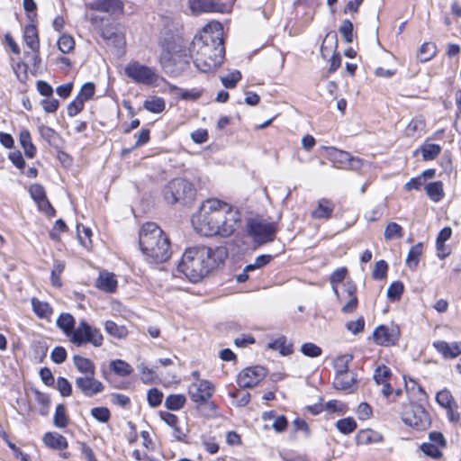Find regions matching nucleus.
Here are the masks:
<instances>
[{"label": "nucleus", "instance_id": "79ce46f5", "mask_svg": "<svg viewBox=\"0 0 461 461\" xmlns=\"http://www.w3.org/2000/svg\"><path fill=\"white\" fill-rule=\"evenodd\" d=\"M58 48L62 53H69L75 48V41L68 34H62L58 40Z\"/></svg>", "mask_w": 461, "mask_h": 461}, {"label": "nucleus", "instance_id": "e2e57ef3", "mask_svg": "<svg viewBox=\"0 0 461 461\" xmlns=\"http://www.w3.org/2000/svg\"><path fill=\"white\" fill-rule=\"evenodd\" d=\"M32 198L37 203L46 197L45 190L42 185L33 184L29 189Z\"/></svg>", "mask_w": 461, "mask_h": 461}, {"label": "nucleus", "instance_id": "f3484780", "mask_svg": "<svg viewBox=\"0 0 461 461\" xmlns=\"http://www.w3.org/2000/svg\"><path fill=\"white\" fill-rule=\"evenodd\" d=\"M433 347L445 358H455L461 354V341L449 344L445 340H438L433 343Z\"/></svg>", "mask_w": 461, "mask_h": 461}, {"label": "nucleus", "instance_id": "a211bd4d", "mask_svg": "<svg viewBox=\"0 0 461 461\" xmlns=\"http://www.w3.org/2000/svg\"><path fill=\"white\" fill-rule=\"evenodd\" d=\"M96 287L106 293H113L117 287V279L114 274L106 271L100 272L96 279Z\"/></svg>", "mask_w": 461, "mask_h": 461}, {"label": "nucleus", "instance_id": "6e6d98bb", "mask_svg": "<svg viewBox=\"0 0 461 461\" xmlns=\"http://www.w3.org/2000/svg\"><path fill=\"white\" fill-rule=\"evenodd\" d=\"M351 355H344L336 358L335 360V367L337 370V374L348 372V363L352 360Z\"/></svg>", "mask_w": 461, "mask_h": 461}, {"label": "nucleus", "instance_id": "bf43d9fd", "mask_svg": "<svg viewBox=\"0 0 461 461\" xmlns=\"http://www.w3.org/2000/svg\"><path fill=\"white\" fill-rule=\"evenodd\" d=\"M85 103L82 102L79 98L76 97L72 102H70L67 107L68 115L70 117L76 116L84 108Z\"/></svg>", "mask_w": 461, "mask_h": 461}, {"label": "nucleus", "instance_id": "b1692460", "mask_svg": "<svg viewBox=\"0 0 461 461\" xmlns=\"http://www.w3.org/2000/svg\"><path fill=\"white\" fill-rule=\"evenodd\" d=\"M19 142L26 157L32 158L36 154V147L32 141L31 133L28 130H22L19 134Z\"/></svg>", "mask_w": 461, "mask_h": 461}, {"label": "nucleus", "instance_id": "e433bc0d", "mask_svg": "<svg viewBox=\"0 0 461 461\" xmlns=\"http://www.w3.org/2000/svg\"><path fill=\"white\" fill-rule=\"evenodd\" d=\"M186 398L183 394H170L166 398L165 406L171 411H178L184 407Z\"/></svg>", "mask_w": 461, "mask_h": 461}, {"label": "nucleus", "instance_id": "a878e982", "mask_svg": "<svg viewBox=\"0 0 461 461\" xmlns=\"http://www.w3.org/2000/svg\"><path fill=\"white\" fill-rule=\"evenodd\" d=\"M23 37L26 45L32 50V52H38L40 43L36 27L32 24L26 25L24 28Z\"/></svg>", "mask_w": 461, "mask_h": 461}, {"label": "nucleus", "instance_id": "4d7b16f0", "mask_svg": "<svg viewBox=\"0 0 461 461\" xmlns=\"http://www.w3.org/2000/svg\"><path fill=\"white\" fill-rule=\"evenodd\" d=\"M91 415L101 422H107L110 419V411L105 407H95L91 410Z\"/></svg>", "mask_w": 461, "mask_h": 461}, {"label": "nucleus", "instance_id": "c03bdc74", "mask_svg": "<svg viewBox=\"0 0 461 461\" xmlns=\"http://www.w3.org/2000/svg\"><path fill=\"white\" fill-rule=\"evenodd\" d=\"M301 352L309 357H317L321 355L322 349L314 343L306 342L301 346Z\"/></svg>", "mask_w": 461, "mask_h": 461}, {"label": "nucleus", "instance_id": "2eb2a0df", "mask_svg": "<svg viewBox=\"0 0 461 461\" xmlns=\"http://www.w3.org/2000/svg\"><path fill=\"white\" fill-rule=\"evenodd\" d=\"M356 293L357 287L354 283L348 281L343 285L342 292L339 293V294H345V298L343 300H339L340 302L345 303L341 308L342 312L351 313L357 309L358 300Z\"/></svg>", "mask_w": 461, "mask_h": 461}, {"label": "nucleus", "instance_id": "c756f323", "mask_svg": "<svg viewBox=\"0 0 461 461\" xmlns=\"http://www.w3.org/2000/svg\"><path fill=\"white\" fill-rule=\"evenodd\" d=\"M347 272L348 271L346 267H341L335 270L330 277V282L332 285V290L339 300H343L345 298V294H339L337 285L341 283L345 279Z\"/></svg>", "mask_w": 461, "mask_h": 461}, {"label": "nucleus", "instance_id": "f704fd0d", "mask_svg": "<svg viewBox=\"0 0 461 461\" xmlns=\"http://www.w3.org/2000/svg\"><path fill=\"white\" fill-rule=\"evenodd\" d=\"M420 151L424 160H433L441 152V147L435 143H425L420 147Z\"/></svg>", "mask_w": 461, "mask_h": 461}, {"label": "nucleus", "instance_id": "a19ab883", "mask_svg": "<svg viewBox=\"0 0 461 461\" xmlns=\"http://www.w3.org/2000/svg\"><path fill=\"white\" fill-rule=\"evenodd\" d=\"M53 423L57 428H65L68 423V418L66 414V408L63 404H59L56 407Z\"/></svg>", "mask_w": 461, "mask_h": 461}, {"label": "nucleus", "instance_id": "09e8293b", "mask_svg": "<svg viewBox=\"0 0 461 461\" xmlns=\"http://www.w3.org/2000/svg\"><path fill=\"white\" fill-rule=\"evenodd\" d=\"M425 127V122L422 119L415 118L412 119L406 127V132L409 136H415L417 132L423 131Z\"/></svg>", "mask_w": 461, "mask_h": 461}, {"label": "nucleus", "instance_id": "9d476101", "mask_svg": "<svg viewBox=\"0 0 461 461\" xmlns=\"http://www.w3.org/2000/svg\"><path fill=\"white\" fill-rule=\"evenodd\" d=\"M266 375L267 370L263 366L247 367L239 374L237 383L242 388H251L262 381Z\"/></svg>", "mask_w": 461, "mask_h": 461}, {"label": "nucleus", "instance_id": "603ef678", "mask_svg": "<svg viewBox=\"0 0 461 461\" xmlns=\"http://www.w3.org/2000/svg\"><path fill=\"white\" fill-rule=\"evenodd\" d=\"M436 53V48L431 43H424L421 45L419 57L421 61L429 60Z\"/></svg>", "mask_w": 461, "mask_h": 461}, {"label": "nucleus", "instance_id": "cd10ccee", "mask_svg": "<svg viewBox=\"0 0 461 461\" xmlns=\"http://www.w3.org/2000/svg\"><path fill=\"white\" fill-rule=\"evenodd\" d=\"M427 195L433 202H439L444 197L443 184L441 181L429 183L425 186Z\"/></svg>", "mask_w": 461, "mask_h": 461}, {"label": "nucleus", "instance_id": "864d4df0", "mask_svg": "<svg viewBox=\"0 0 461 461\" xmlns=\"http://www.w3.org/2000/svg\"><path fill=\"white\" fill-rule=\"evenodd\" d=\"M163 393L157 388L149 389L147 394V400L151 407H158L162 402Z\"/></svg>", "mask_w": 461, "mask_h": 461}, {"label": "nucleus", "instance_id": "ea45409f", "mask_svg": "<svg viewBox=\"0 0 461 461\" xmlns=\"http://www.w3.org/2000/svg\"><path fill=\"white\" fill-rule=\"evenodd\" d=\"M336 428L342 434H350L357 429V422L353 418H344L336 421Z\"/></svg>", "mask_w": 461, "mask_h": 461}, {"label": "nucleus", "instance_id": "f257e3e1", "mask_svg": "<svg viewBox=\"0 0 461 461\" xmlns=\"http://www.w3.org/2000/svg\"><path fill=\"white\" fill-rule=\"evenodd\" d=\"M240 221L238 210L217 199L205 201L192 218L194 230L203 236L228 237L235 231Z\"/></svg>", "mask_w": 461, "mask_h": 461}, {"label": "nucleus", "instance_id": "4be33fe9", "mask_svg": "<svg viewBox=\"0 0 461 461\" xmlns=\"http://www.w3.org/2000/svg\"><path fill=\"white\" fill-rule=\"evenodd\" d=\"M267 348L272 350H278L283 356H289L294 352L293 344L284 335L269 342Z\"/></svg>", "mask_w": 461, "mask_h": 461}, {"label": "nucleus", "instance_id": "3c124183", "mask_svg": "<svg viewBox=\"0 0 461 461\" xmlns=\"http://www.w3.org/2000/svg\"><path fill=\"white\" fill-rule=\"evenodd\" d=\"M339 32L347 43L353 41V24L349 20H344L339 26Z\"/></svg>", "mask_w": 461, "mask_h": 461}, {"label": "nucleus", "instance_id": "0e129e2a", "mask_svg": "<svg viewBox=\"0 0 461 461\" xmlns=\"http://www.w3.org/2000/svg\"><path fill=\"white\" fill-rule=\"evenodd\" d=\"M41 104L46 113H55L59 106V102L58 99L47 97L41 101Z\"/></svg>", "mask_w": 461, "mask_h": 461}, {"label": "nucleus", "instance_id": "6ab92c4d", "mask_svg": "<svg viewBox=\"0 0 461 461\" xmlns=\"http://www.w3.org/2000/svg\"><path fill=\"white\" fill-rule=\"evenodd\" d=\"M334 203L326 198H322L318 201L317 207L312 212V217L313 219H329L334 211Z\"/></svg>", "mask_w": 461, "mask_h": 461}, {"label": "nucleus", "instance_id": "5fc2aeb1", "mask_svg": "<svg viewBox=\"0 0 461 461\" xmlns=\"http://www.w3.org/2000/svg\"><path fill=\"white\" fill-rule=\"evenodd\" d=\"M388 265L384 260H379L375 263L372 276L374 279H383L386 276Z\"/></svg>", "mask_w": 461, "mask_h": 461}, {"label": "nucleus", "instance_id": "f03ea898", "mask_svg": "<svg viewBox=\"0 0 461 461\" xmlns=\"http://www.w3.org/2000/svg\"><path fill=\"white\" fill-rule=\"evenodd\" d=\"M189 50L199 70L207 73L220 67L225 56L221 24L218 22L206 24L194 38Z\"/></svg>", "mask_w": 461, "mask_h": 461}, {"label": "nucleus", "instance_id": "338daca9", "mask_svg": "<svg viewBox=\"0 0 461 461\" xmlns=\"http://www.w3.org/2000/svg\"><path fill=\"white\" fill-rule=\"evenodd\" d=\"M67 358V351L63 347H55L51 352V359L56 364H62Z\"/></svg>", "mask_w": 461, "mask_h": 461}, {"label": "nucleus", "instance_id": "412c9836", "mask_svg": "<svg viewBox=\"0 0 461 461\" xmlns=\"http://www.w3.org/2000/svg\"><path fill=\"white\" fill-rule=\"evenodd\" d=\"M43 441L46 446L54 449L63 450L68 447L67 438L57 432H47Z\"/></svg>", "mask_w": 461, "mask_h": 461}, {"label": "nucleus", "instance_id": "aec40b11", "mask_svg": "<svg viewBox=\"0 0 461 461\" xmlns=\"http://www.w3.org/2000/svg\"><path fill=\"white\" fill-rule=\"evenodd\" d=\"M328 150L329 158L333 166L337 168H345L348 159H350V154L333 147L328 148Z\"/></svg>", "mask_w": 461, "mask_h": 461}, {"label": "nucleus", "instance_id": "6e6552de", "mask_svg": "<svg viewBox=\"0 0 461 461\" xmlns=\"http://www.w3.org/2000/svg\"><path fill=\"white\" fill-rule=\"evenodd\" d=\"M402 422L416 429H424L429 425V415L425 409L413 402L405 405L401 411Z\"/></svg>", "mask_w": 461, "mask_h": 461}, {"label": "nucleus", "instance_id": "7ed1b4c3", "mask_svg": "<svg viewBox=\"0 0 461 461\" xmlns=\"http://www.w3.org/2000/svg\"><path fill=\"white\" fill-rule=\"evenodd\" d=\"M226 258L227 250L223 247L215 249L206 246L193 247L185 249L177 269L186 278L195 283L223 263Z\"/></svg>", "mask_w": 461, "mask_h": 461}, {"label": "nucleus", "instance_id": "37998d69", "mask_svg": "<svg viewBox=\"0 0 461 461\" xmlns=\"http://www.w3.org/2000/svg\"><path fill=\"white\" fill-rule=\"evenodd\" d=\"M403 284L400 281L392 283L387 289V297L391 301H398L403 293Z\"/></svg>", "mask_w": 461, "mask_h": 461}, {"label": "nucleus", "instance_id": "49530a36", "mask_svg": "<svg viewBox=\"0 0 461 461\" xmlns=\"http://www.w3.org/2000/svg\"><path fill=\"white\" fill-rule=\"evenodd\" d=\"M95 90V87L93 83H91V82L85 83L82 86L77 97L85 103V102L90 100L94 96Z\"/></svg>", "mask_w": 461, "mask_h": 461}, {"label": "nucleus", "instance_id": "423d86ee", "mask_svg": "<svg viewBox=\"0 0 461 461\" xmlns=\"http://www.w3.org/2000/svg\"><path fill=\"white\" fill-rule=\"evenodd\" d=\"M69 340L77 347L89 343L98 348L103 345L104 337L97 328L92 327L82 320L72 332Z\"/></svg>", "mask_w": 461, "mask_h": 461}, {"label": "nucleus", "instance_id": "393cba45", "mask_svg": "<svg viewBox=\"0 0 461 461\" xmlns=\"http://www.w3.org/2000/svg\"><path fill=\"white\" fill-rule=\"evenodd\" d=\"M73 362L76 368L82 373L84 375H95V366L92 360L89 358L81 357L79 355H75L73 357Z\"/></svg>", "mask_w": 461, "mask_h": 461}, {"label": "nucleus", "instance_id": "69168bd1", "mask_svg": "<svg viewBox=\"0 0 461 461\" xmlns=\"http://www.w3.org/2000/svg\"><path fill=\"white\" fill-rule=\"evenodd\" d=\"M429 443H434V445H437L439 448H444L447 446L446 438L441 432H438V431L429 432Z\"/></svg>", "mask_w": 461, "mask_h": 461}, {"label": "nucleus", "instance_id": "1a4fd4ad", "mask_svg": "<svg viewBox=\"0 0 461 461\" xmlns=\"http://www.w3.org/2000/svg\"><path fill=\"white\" fill-rule=\"evenodd\" d=\"M276 232V226L274 222L253 221L249 226V235L259 244L274 240Z\"/></svg>", "mask_w": 461, "mask_h": 461}, {"label": "nucleus", "instance_id": "0eeeda50", "mask_svg": "<svg viewBox=\"0 0 461 461\" xmlns=\"http://www.w3.org/2000/svg\"><path fill=\"white\" fill-rule=\"evenodd\" d=\"M124 74L134 83L146 86L155 85L158 78L155 68L136 60L130 61L125 66Z\"/></svg>", "mask_w": 461, "mask_h": 461}, {"label": "nucleus", "instance_id": "8fccbe9b", "mask_svg": "<svg viewBox=\"0 0 461 461\" xmlns=\"http://www.w3.org/2000/svg\"><path fill=\"white\" fill-rule=\"evenodd\" d=\"M241 74L239 70H234L226 77H221V81L222 85L226 88H233L237 85V83L240 80Z\"/></svg>", "mask_w": 461, "mask_h": 461}, {"label": "nucleus", "instance_id": "2f4dec72", "mask_svg": "<svg viewBox=\"0 0 461 461\" xmlns=\"http://www.w3.org/2000/svg\"><path fill=\"white\" fill-rule=\"evenodd\" d=\"M110 369L120 376H127L133 372L131 365L122 359L113 360L110 363Z\"/></svg>", "mask_w": 461, "mask_h": 461}, {"label": "nucleus", "instance_id": "473e14b6", "mask_svg": "<svg viewBox=\"0 0 461 461\" xmlns=\"http://www.w3.org/2000/svg\"><path fill=\"white\" fill-rule=\"evenodd\" d=\"M143 107L150 113H159L164 111L166 104L162 97L153 96L144 102Z\"/></svg>", "mask_w": 461, "mask_h": 461}, {"label": "nucleus", "instance_id": "13d9d810", "mask_svg": "<svg viewBox=\"0 0 461 461\" xmlns=\"http://www.w3.org/2000/svg\"><path fill=\"white\" fill-rule=\"evenodd\" d=\"M365 327V320L364 317H358L355 321H350L346 323V328L348 330L352 332L353 334H357L361 331H363Z\"/></svg>", "mask_w": 461, "mask_h": 461}, {"label": "nucleus", "instance_id": "39448f33", "mask_svg": "<svg viewBox=\"0 0 461 461\" xmlns=\"http://www.w3.org/2000/svg\"><path fill=\"white\" fill-rule=\"evenodd\" d=\"M165 200L174 204L177 202L187 203L195 195V189L192 183L184 178L171 180L163 190Z\"/></svg>", "mask_w": 461, "mask_h": 461}, {"label": "nucleus", "instance_id": "9b49d317", "mask_svg": "<svg viewBox=\"0 0 461 461\" xmlns=\"http://www.w3.org/2000/svg\"><path fill=\"white\" fill-rule=\"evenodd\" d=\"M213 392V384L207 380L194 382L188 387L191 400L197 403L206 402L212 397Z\"/></svg>", "mask_w": 461, "mask_h": 461}, {"label": "nucleus", "instance_id": "f8f14e48", "mask_svg": "<svg viewBox=\"0 0 461 461\" xmlns=\"http://www.w3.org/2000/svg\"><path fill=\"white\" fill-rule=\"evenodd\" d=\"M95 375H86L76 378V387L87 397H92L104 391V384L95 379Z\"/></svg>", "mask_w": 461, "mask_h": 461}, {"label": "nucleus", "instance_id": "58836bf2", "mask_svg": "<svg viewBox=\"0 0 461 461\" xmlns=\"http://www.w3.org/2000/svg\"><path fill=\"white\" fill-rule=\"evenodd\" d=\"M384 236L386 240L400 239L403 236V230L401 225L392 221L385 226Z\"/></svg>", "mask_w": 461, "mask_h": 461}, {"label": "nucleus", "instance_id": "de8ad7c7", "mask_svg": "<svg viewBox=\"0 0 461 461\" xmlns=\"http://www.w3.org/2000/svg\"><path fill=\"white\" fill-rule=\"evenodd\" d=\"M38 131L42 139H44L49 144H52L58 133L50 127L41 124L38 127Z\"/></svg>", "mask_w": 461, "mask_h": 461}, {"label": "nucleus", "instance_id": "5701e85b", "mask_svg": "<svg viewBox=\"0 0 461 461\" xmlns=\"http://www.w3.org/2000/svg\"><path fill=\"white\" fill-rule=\"evenodd\" d=\"M32 311L40 319L49 320L53 312L52 307L46 302L36 297L31 300Z\"/></svg>", "mask_w": 461, "mask_h": 461}, {"label": "nucleus", "instance_id": "680f3d73", "mask_svg": "<svg viewBox=\"0 0 461 461\" xmlns=\"http://www.w3.org/2000/svg\"><path fill=\"white\" fill-rule=\"evenodd\" d=\"M77 234H78V240L82 246L88 248L91 245V240L90 237L92 235V230L89 228H86L85 226H82V232L80 230V227L77 226Z\"/></svg>", "mask_w": 461, "mask_h": 461}, {"label": "nucleus", "instance_id": "72a5a7b5", "mask_svg": "<svg viewBox=\"0 0 461 461\" xmlns=\"http://www.w3.org/2000/svg\"><path fill=\"white\" fill-rule=\"evenodd\" d=\"M393 376L391 369L384 366V365H379L374 372V381L378 385L380 384H384L388 381H390L391 377Z\"/></svg>", "mask_w": 461, "mask_h": 461}, {"label": "nucleus", "instance_id": "a18cd8bd", "mask_svg": "<svg viewBox=\"0 0 461 461\" xmlns=\"http://www.w3.org/2000/svg\"><path fill=\"white\" fill-rule=\"evenodd\" d=\"M420 450L428 456L432 458H440L442 453L440 448L434 443L424 442L420 447Z\"/></svg>", "mask_w": 461, "mask_h": 461}, {"label": "nucleus", "instance_id": "7c9ffc66", "mask_svg": "<svg viewBox=\"0 0 461 461\" xmlns=\"http://www.w3.org/2000/svg\"><path fill=\"white\" fill-rule=\"evenodd\" d=\"M422 253V243L419 242L412 246L406 258V265L411 269H415L419 264L420 257Z\"/></svg>", "mask_w": 461, "mask_h": 461}, {"label": "nucleus", "instance_id": "052dcab7", "mask_svg": "<svg viewBox=\"0 0 461 461\" xmlns=\"http://www.w3.org/2000/svg\"><path fill=\"white\" fill-rule=\"evenodd\" d=\"M57 389L62 396H69L72 393V386L69 381L65 377L58 378Z\"/></svg>", "mask_w": 461, "mask_h": 461}, {"label": "nucleus", "instance_id": "20e7f679", "mask_svg": "<svg viewBox=\"0 0 461 461\" xmlns=\"http://www.w3.org/2000/svg\"><path fill=\"white\" fill-rule=\"evenodd\" d=\"M139 245L151 263L165 262L171 256L169 239L155 222H146L141 226Z\"/></svg>", "mask_w": 461, "mask_h": 461}, {"label": "nucleus", "instance_id": "dca6fc26", "mask_svg": "<svg viewBox=\"0 0 461 461\" xmlns=\"http://www.w3.org/2000/svg\"><path fill=\"white\" fill-rule=\"evenodd\" d=\"M90 8L111 14H122L123 5L121 0H95L90 4Z\"/></svg>", "mask_w": 461, "mask_h": 461}, {"label": "nucleus", "instance_id": "4468645a", "mask_svg": "<svg viewBox=\"0 0 461 461\" xmlns=\"http://www.w3.org/2000/svg\"><path fill=\"white\" fill-rule=\"evenodd\" d=\"M189 6L194 14L206 12H224L225 5L220 0H189Z\"/></svg>", "mask_w": 461, "mask_h": 461}, {"label": "nucleus", "instance_id": "774afa93", "mask_svg": "<svg viewBox=\"0 0 461 461\" xmlns=\"http://www.w3.org/2000/svg\"><path fill=\"white\" fill-rule=\"evenodd\" d=\"M357 414L359 420H366L372 416V408L366 402H361L357 409Z\"/></svg>", "mask_w": 461, "mask_h": 461}, {"label": "nucleus", "instance_id": "c85d7f7f", "mask_svg": "<svg viewBox=\"0 0 461 461\" xmlns=\"http://www.w3.org/2000/svg\"><path fill=\"white\" fill-rule=\"evenodd\" d=\"M355 382L356 380L352 374L348 372L339 373L335 377L334 386L338 390H349Z\"/></svg>", "mask_w": 461, "mask_h": 461}, {"label": "nucleus", "instance_id": "bb28decb", "mask_svg": "<svg viewBox=\"0 0 461 461\" xmlns=\"http://www.w3.org/2000/svg\"><path fill=\"white\" fill-rule=\"evenodd\" d=\"M57 326L69 338L75 330V319L70 313L63 312L57 320Z\"/></svg>", "mask_w": 461, "mask_h": 461}, {"label": "nucleus", "instance_id": "c9c22d12", "mask_svg": "<svg viewBox=\"0 0 461 461\" xmlns=\"http://www.w3.org/2000/svg\"><path fill=\"white\" fill-rule=\"evenodd\" d=\"M436 401L444 409L456 406V404L452 393L447 389H443L438 392L436 394Z\"/></svg>", "mask_w": 461, "mask_h": 461}, {"label": "nucleus", "instance_id": "4c0bfd02", "mask_svg": "<svg viewBox=\"0 0 461 461\" xmlns=\"http://www.w3.org/2000/svg\"><path fill=\"white\" fill-rule=\"evenodd\" d=\"M104 329L108 334L118 339L125 338L128 334V330L124 326H119L113 321H106Z\"/></svg>", "mask_w": 461, "mask_h": 461}, {"label": "nucleus", "instance_id": "ddd939ff", "mask_svg": "<svg viewBox=\"0 0 461 461\" xmlns=\"http://www.w3.org/2000/svg\"><path fill=\"white\" fill-rule=\"evenodd\" d=\"M373 336L378 345H394L399 339L400 330L397 326L381 325L375 330Z\"/></svg>", "mask_w": 461, "mask_h": 461}]
</instances>
